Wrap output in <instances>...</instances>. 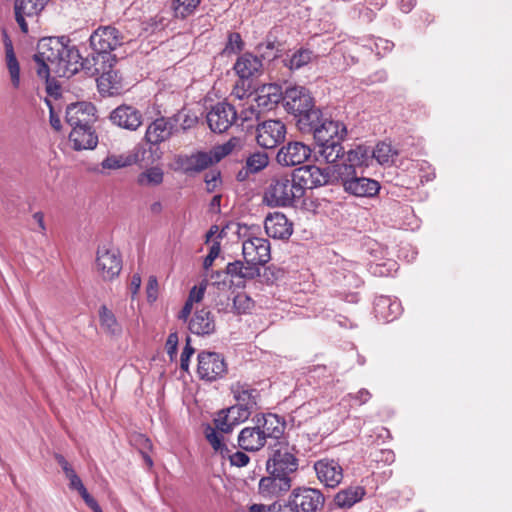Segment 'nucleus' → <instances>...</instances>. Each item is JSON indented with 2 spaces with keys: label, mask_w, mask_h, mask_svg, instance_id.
I'll list each match as a JSON object with an SVG mask.
<instances>
[{
  "label": "nucleus",
  "mask_w": 512,
  "mask_h": 512,
  "mask_svg": "<svg viewBox=\"0 0 512 512\" xmlns=\"http://www.w3.org/2000/svg\"><path fill=\"white\" fill-rule=\"evenodd\" d=\"M69 42L66 37L42 38L37 45V53L34 60L38 64L37 74L47 78L50 72L54 74H67L69 68L61 62V53H67L65 45Z\"/></svg>",
  "instance_id": "nucleus-1"
},
{
  "label": "nucleus",
  "mask_w": 512,
  "mask_h": 512,
  "mask_svg": "<svg viewBox=\"0 0 512 512\" xmlns=\"http://www.w3.org/2000/svg\"><path fill=\"white\" fill-rule=\"evenodd\" d=\"M300 188L294 181V175L274 177L264 193V201L271 207H287L302 198Z\"/></svg>",
  "instance_id": "nucleus-2"
},
{
  "label": "nucleus",
  "mask_w": 512,
  "mask_h": 512,
  "mask_svg": "<svg viewBox=\"0 0 512 512\" xmlns=\"http://www.w3.org/2000/svg\"><path fill=\"white\" fill-rule=\"evenodd\" d=\"M336 175V184H340L344 191L356 197L371 198L376 196L380 190L378 181L364 177L351 168L343 167Z\"/></svg>",
  "instance_id": "nucleus-3"
},
{
  "label": "nucleus",
  "mask_w": 512,
  "mask_h": 512,
  "mask_svg": "<svg viewBox=\"0 0 512 512\" xmlns=\"http://www.w3.org/2000/svg\"><path fill=\"white\" fill-rule=\"evenodd\" d=\"M293 175L302 196H304L307 189H314L327 184H336L337 179L334 165L326 168H320L315 165L301 166L293 171Z\"/></svg>",
  "instance_id": "nucleus-4"
},
{
  "label": "nucleus",
  "mask_w": 512,
  "mask_h": 512,
  "mask_svg": "<svg viewBox=\"0 0 512 512\" xmlns=\"http://www.w3.org/2000/svg\"><path fill=\"white\" fill-rule=\"evenodd\" d=\"M266 469L268 473H273L276 476L290 477V474L298 469L295 448L288 443H279L267 460Z\"/></svg>",
  "instance_id": "nucleus-5"
},
{
  "label": "nucleus",
  "mask_w": 512,
  "mask_h": 512,
  "mask_svg": "<svg viewBox=\"0 0 512 512\" xmlns=\"http://www.w3.org/2000/svg\"><path fill=\"white\" fill-rule=\"evenodd\" d=\"M197 373L202 380L216 381L227 373V364L221 354L203 351L198 355Z\"/></svg>",
  "instance_id": "nucleus-6"
},
{
  "label": "nucleus",
  "mask_w": 512,
  "mask_h": 512,
  "mask_svg": "<svg viewBox=\"0 0 512 512\" xmlns=\"http://www.w3.org/2000/svg\"><path fill=\"white\" fill-rule=\"evenodd\" d=\"M44 7V0H14L15 20L24 34L29 32L30 25L38 23V17Z\"/></svg>",
  "instance_id": "nucleus-7"
},
{
  "label": "nucleus",
  "mask_w": 512,
  "mask_h": 512,
  "mask_svg": "<svg viewBox=\"0 0 512 512\" xmlns=\"http://www.w3.org/2000/svg\"><path fill=\"white\" fill-rule=\"evenodd\" d=\"M286 136V126L280 120H266L256 127V142L265 149H273Z\"/></svg>",
  "instance_id": "nucleus-8"
},
{
  "label": "nucleus",
  "mask_w": 512,
  "mask_h": 512,
  "mask_svg": "<svg viewBox=\"0 0 512 512\" xmlns=\"http://www.w3.org/2000/svg\"><path fill=\"white\" fill-rule=\"evenodd\" d=\"M270 249V242L267 239L252 234H249L242 244L245 261L259 268L271 259Z\"/></svg>",
  "instance_id": "nucleus-9"
},
{
  "label": "nucleus",
  "mask_w": 512,
  "mask_h": 512,
  "mask_svg": "<svg viewBox=\"0 0 512 512\" xmlns=\"http://www.w3.org/2000/svg\"><path fill=\"white\" fill-rule=\"evenodd\" d=\"M206 119L211 131L224 133L235 123L237 112L233 105L219 102L207 113Z\"/></svg>",
  "instance_id": "nucleus-10"
},
{
  "label": "nucleus",
  "mask_w": 512,
  "mask_h": 512,
  "mask_svg": "<svg viewBox=\"0 0 512 512\" xmlns=\"http://www.w3.org/2000/svg\"><path fill=\"white\" fill-rule=\"evenodd\" d=\"M289 498L299 512H316L324 505V496L318 489L298 487L292 490Z\"/></svg>",
  "instance_id": "nucleus-11"
},
{
  "label": "nucleus",
  "mask_w": 512,
  "mask_h": 512,
  "mask_svg": "<svg viewBox=\"0 0 512 512\" xmlns=\"http://www.w3.org/2000/svg\"><path fill=\"white\" fill-rule=\"evenodd\" d=\"M311 152L308 145L299 141H291L278 150L276 161L283 167L301 165L309 159Z\"/></svg>",
  "instance_id": "nucleus-12"
},
{
  "label": "nucleus",
  "mask_w": 512,
  "mask_h": 512,
  "mask_svg": "<svg viewBox=\"0 0 512 512\" xmlns=\"http://www.w3.org/2000/svg\"><path fill=\"white\" fill-rule=\"evenodd\" d=\"M317 479L327 488H336L343 480V467L331 458H323L313 465Z\"/></svg>",
  "instance_id": "nucleus-13"
},
{
  "label": "nucleus",
  "mask_w": 512,
  "mask_h": 512,
  "mask_svg": "<svg viewBox=\"0 0 512 512\" xmlns=\"http://www.w3.org/2000/svg\"><path fill=\"white\" fill-rule=\"evenodd\" d=\"M123 42V36L112 26L99 27L90 36L94 52L111 53Z\"/></svg>",
  "instance_id": "nucleus-14"
},
{
  "label": "nucleus",
  "mask_w": 512,
  "mask_h": 512,
  "mask_svg": "<svg viewBox=\"0 0 512 512\" xmlns=\"http://www.w3.org/2000/svg\"><path fill=\"white\" fill-rule=\"evenodd\" d=\"M96 268L103 280H113L122 269V261L115 249L100 247L97 251Z\"/></svg>",
  "instance_id": "nucleus-15"
},
{
  "label": "nucleus",
  "mask_w": 512,
  "mask_h": 512,
  "mask_svg": "<svg viewBox=\"0 0 512 512\" xmlns=\"http://www.w3.org/2000/svg\"><path fill=\"white\" fill-rule=\"evenodd\" d=\"M175 131L173 118L159 117L148 124L144 140L150 146H158L169 140Z\"/></svg>",
  "instance_id": "nucleus-16"
},
{
  "label": "nucleus",
  "mask_w": 512,
  "mask_h": 512,
  "mask_svg": "<svg viewBox=\"0 0 512 512\" xmlns=\"http://www.w3.org/2000/svg\"><path fill=\"white\" fill-rule=\"evenodd\" d=\"M284 107L295 117L314 105L309 91L302 86L289 87L284 92Z\"/></svg>",
  "instance_id": "nucleus-17"
},
{
  "label": "nucleus",
  "mask_w": 512,
  "mask_h": 512,
  "mask_svg": "<svg viewBox=\"0 0 512 512\" xmlns=\"http://www.w3.org/2000/svg\"><path fill=\"white\" fill-rule=\"evenodd\" d=\"M291 486V477L276 476L273 473H269L268 476L260 479L258 493L262 498L272 500L287 493Z\"/></svg>",
  "instance_id": "nucleus-18"
},
{
  "label": "nucleus",
  "mask_w": 512,
  "mask_h": 512,
  "mask_svg": "<svg viewBox=\"0 0 512 512\" xmlns=\"http://www.w3.org/2000/svg\"><path fill=\"white\" fill-rule=\"evenodd\" d=\"M231 393L233 394L236 408L240 411L246 412L248 416L258 408V399L260 393L257 389L251 387L247 383L236 382L231 386Z\"/></svg>",
  "instance_id": "nucleus-19"
},
{
  "label": "nucleus",
  "mask_w": 512,
  "mask_h": 512,
  "mask_svg": "<svg viewBox=\"0 0 512 512\" xmlns=\"http://www.w3.org/2000/svg\"><path fill=\"white\" fill-rule=\"evenodd\" d=\"M109 118L114 125L129 131H136L143 123L142 112L126 104L116 107Z\"/></svg>",
  "instance_id": "nucleus-20"
},
{
  "label": "nucleus",
  "mask_w": 512,
  "mask_h": 512,
  "mask_svg": "<svg viewBox=\"0 0 512 512\" xmlns=\"http://www.w3.org/2000/svg\"><path fill=\"white\" fill-rule=\"evenodd\" d=\"M284 93L277 84H268L258 89L253 101L256 103L258 110L251 106V114L259 115L261 111L272 110L281 100L283 101Z\"/></svg>",
  "instance_id": "nucleus-21"
},
{
  "label": "nucleus",
  "mask_w": 512,
  "mask_h": 512,
  "mask_svg": "<svg viewBox=\"0 0 512 512\" xmlns=\"http://www.w3.org/2000/svg\"><path fill=\"white\" fill-rule=\"evenodd\" d=\"M65 120L71 129L91 125L95 121V107L87 102L72 103L66 108Z\"/></svg>",
  "instance_id": "nucleus-22"
},
{
  "label": "nucleus",
  "mask_w": 512,
  "mask_h": 512,
  "mask_svg": "<svg viewBox=\"0 0 512 512\" xmlns=\"http://www.w3.org/2000/svg\"><path fill=\"white\" fill-rule=\"evenodd\" d=\"M116 61L112 53L94 52L91 56L81 59V70L89 77L98 78L109 68L114 67Z\"/></svg>",
  "instance_id": "nucleus-23"
},
{
  "label": "nucleus",
  "mask_w": 512,
  "mask_h": 512,
  "mask_svg": "<svg viewBox=\"0 0 512 512\" xmlns=\"http://www.w3.org/2000/svg\"><path fill=\"white\" fill-rule=\"evenodd\" d=\"M176 164L186 174L200 173L214 165L208 151L179 155Z\"/></svg>",
  "instance_id": "nucleus-24"
},
{
  "label": "nucleus",
  "mask_w": 512,
  "mask_h": 512,
  "mask_svg": "<svg viewBox=\"0 0 512 512\" xmlns=\"http://www.w3.org/2000/svg\"><path fill=\"white\" fill-rule=\"evenodd\" d=\"M249 417L246 412L244 413L239 408L231 406L218 411L213 419V424L221 433L229 434L235 427L248 420Z\"/></svg>",
  "instance_id": "nucleus-25"
},
{
  "label": "nucleus",
  "mask_w": 512,
  "mask_h": 512,
  "mask_svg": "<svg viewBox=\"0 0 512 512\" xmlns=\"http://www.w3.org/2000/svg\"><path fill=\"white\" fill-rule=\"evenodd\" d=\"M266 234L274 239H288L293 233V225L281 212L269 213L264 221Z\"/></svg>",
  "instance_id": "nucleus-26"
},
{
  "label": "nucleus",
  "mask_w": 512,
  "mask_h": 512,
  "mask_svg": "<svg viewBox=\"0 0 512 512\" xmlns=\"http://www.w3.org/2000/svg\"><path fill=\"white\" fill-rule=\"evenodd\" d=\"M233 69L240 79L248 80L262 74L263 62L258 56L246 52L237 58Z\"/></svg>",
  "instance_id": "nucleus-27"
},
{
  "label": "nucleus",
  "mask_w": 512,
  "mask_h": 512,
  "mask_svg": "<svg viewBox=\"0 0 512 512\" xmlns=\"http://www.w3.org/2000/svg\"><path fill=\"white\" fill-rule=\"evenodd\" d=\"M347 134L345 125L339 121L324 118L318 128L311 134L317 144L343 140Z\"/></svg>",
  "instance_id": "nucleus-28"
},
{
  "label": "nucleus",
  "mask_w": 512,
  "mask_h": 512,
  "mask_svg": "<svg viewBox=\"0 0 512 512\" xmlns=\"http://www.w3.org/2000/svg\"><path fill=\"white\" fill-rule=\"evenodd\" d=\"M372 159L371 149L365 145H359L354 149L347 152V156L344 162L335 164V172L338 174L341 172V168L347 167L358 172V169L368 167Z\"/></svg>",
  "instance_id": "nucleus-29"
},
{
  "label": "nucleus",
  "mask_w": 512,
  "mask_h": 512,
  "mask_svg": "<svg viewBox=\"0 0 512 512\" xmlns=\"http://www.w3.org/2000/svg\"><path fill=\"white\" fill-rule=\"evenodd\" d=\"M188 329L198 336H206L215 332L216 324L211 311L203 308L197 310L189 320Z\"/></svg>",
  "instance_id": "nucleus-30"
},
{
  "label": "nucleus",
  "mask_w": 512,
  "mask_h": 512,
  "mask_svg": "<svg viewBox=\"0 0 512 512\" xmlns=\"http://www.w3.org/2000/svg\"><path fill=\"white\" fill-rule=\"evenodd\" d=\"M226 273L231 277V281L237 286L244 284L246 280L254 279L260 275V268L254 266L252 263H243L236 260L228 263L226 266Z\"/></svg>",
  "instance_id": "nucleus-31"
},
{
  "label": "nucleus",
  "mask_w": 512,
  "mask_h": 512,
  "mask_svg": "<svg viewBox=\"0 0 512 512\" xmlns=\"http://www.w3.org/2000/svg\"><path fill=\"white\" fill-rule=\"evenodd\" d=\"M69 140L75 150L94 149L98 143V137L92 124L71 129Z\"/></svg>",
  "instance_id": "nucleus-32"
},
{
  "label": "nucleus",
  "mask_w": 512,
  "mask_h": 512,
  "mask_svg": "<svg viewBox=\"0 0 512 512\" xmlns=\"http://www.w3.org/2000/svg\"><path fill=\"white\" fill-rule=\"evenodd\" d=\"M257 426L267 441L268 438L279 439L284 432V422L276 414L268 413L257 419Z\"/></svg>",
  "instance_id": "nucleus-33"
},
{
  "label": "nucleus",
  "mask_w": 512,
  "mask_h": 512,
  "mask_svg": "<svg viewBox=\"0 0 512 512\" xmlns=\"http://www.w3.org/2000/svg\"><path fill=\"white\" fill-rule=\"evenodd\" d=\"M295 118L297 119L296 124L299 131L302 134L309 135H311L314 132V129L318 128L324 120L321 110L315 108L314 105L297 115Z\"/></svg>",
  "instance_id": "nucleus-34"
},
{
  "label": "nucleus",
  "mask_w": 512,
  "mask_h": 512,
  "mask_svg": "<svg viewBox=\"0 0 512 512\" xmlns=\"http://www.w3.org/2000/svg\"><path fill=\"white\" fill-rule=\"evenodd\" d=\"M365 493L362 486H349L337 492L333 502L337 508L350 509L363 499Z\"/></svg>",
  "instance_id": "nucleus-35"
},
{
  "label": "nucleus",
  "mask_w": 512,
  "mask_h": 512,
  "mask_svg": "<svg viewBox=\"0 0 512 512\" xmlns=\"http://www.w3.org/2000/svg\"><path fill=\"white\" fill-rule=\"evenodd\" d=\"M238 444L246 451H258L266 444V440L256 425L241 430L238 436Z\"/></svg>",
  "instance_id": "nucleus-36"
},
{
  "label": "nucleus",
  "mask_w": 512,
  "mask_h": 512,
  "mask_svg": "<svg viewBox=\"0 0 512 512\" xmlns=\"http://www.w3.org/2000/svg\"><path fill=\"white\" fill-rule=\"evenodd\" d=\"M374 310L377 317L390 322L401 314L402 309L400 302L397 300H392L387 296H380L375 300Z\"/></svg>",
  "instance_id": "nucleus-37"
},
{
  "label": "nucleus",
  "mask_w": 512,
  "mask_h": 512,
  "mask_svg": "<svg viewBox=\"0 0 512 512\" xmlns=\"http://www.w3.org/2000/svg\"><path fill=\"white\" fill-rule=\"evenodd\" d=\"M98 89L101 93L114 94L122 89V77L113 67L103 75L96 78Z\"/></svg>",
  "instance_id": "nucleus-38"
},
{
  "label": "nucleus",
  "mask_w": 512,
  "mask_h": 512,
  "mask_svg": "<svg viewBox=\"0 0 512 512\" xmlns=\"http://www.w3.org/2000/svg\"><path fill=\"white\" fill-rule=\"evenodd\" d=\"M315 59H317V55L312 50L301 47L295 50L291 55H287L283 59V63L284 66L290 70H299Z\"/></svg>",
  "instance_id": "nucleus-39"
},
{
  "label": "nucleus",
  "mask_w": 512,
  "mask_h": 512,
  "mask_svg": "<svg viewBox=\"0 0 512 512\" xmlns=\"http://www.w3.org/2000/svg\"><path fill=\"white\" fill-rule=\"evenodd\" d=\"M137 162L136 155L109 154L100 163V168L95 169L99 174H105L106 170H117L128 167Z\"/></svg>",
  "instance_id": "nucleus-40"
},
{
  "label": "nucleus",
  "mask_w": 512,
  "mask_h": 512,
  "mask_svg": "<svg viewBox=\"0 0 512 512\" xmlns=\"http://www.w3.org/2000/svg\"><path fill=\"white\" fill-rule=\"evenodd\" d=\"M65 50L67 53H61V62L69 68L67 74H56L59 77L70 78L75 75L77 72L81 71V59L78 49L74 45H70L69 42L65 45Z\"/></svg>",
  "instance_id": "nucleus-41"
},
{
  "label": "nucleus",
  "mask_w": 512,
  "mask_h": 512,
  "mask_svg": "<svg viewBox=\"0 0 512 512\" xmlns=\"http://www.w3.org/2000/svg\"><path fill=\"white\" fill-rule=\"evenodd\" d=\"M343 140H334L328 143H319L318 154L325 162L334 164L338 159L344 156V148L341 144Z\"/></svg>",
  "instance_id": "nucleus-42"
},
{
  "label": "nucleus",
  "mask_w": 512,
  "mask_h": 512,
  "mask_svg": "<svg viewBox=\"0 0 512 512\" xmlns=\"http://www.w3.org/2000/svg\"><path fill=\"white\" fill-rule=\"evenodd\" d=\"M222 434L223 433H221L215 425L211 426L210 424H207L204 427V435L208 443L216 453H219L223 458H226L229 448L225 445Z\"/></svg>",
  "instance_id": "nucleus-43"
},
{
  "label": "nucleus",
  "mask_w": 512,
  "mask_h": 512,
  "mask_svg": "<svg viewBox=\"0 0 512 512\" xmlns=\"http://www.w3.org/2000/svg\"><path fill=\"white\" fill-rule=\"evenodd\" d=\"M397 154V151L391 146V144L386 142L378 143L376 147L371 150L372 158L376 159V161L381 165L392 164Z\"/></svg>",
  "instance_id": "nucleus-44"
},
{
  "label": "nucleus",
  "mask_w": 512,
  "mask_h": 512,
  "mask_svg": "<svg viewBox=\"0 0 512 512\" xmlns=\"http://www.w3.org/2000/svg\"><path fill=\"white\" fill-rule=\"evenodd\" d=\"M163 178V170L160 167L153 166L138 175L137 183L143 187L158 186L163 182Z\"/></svg>",
  "instance_id": "nucleus-45"
},
{
  "label": "nucleus",
  "mask_w": 512,
  "mask_h": 512,
  "mask_svg": "<svg viewBox=\"0 0 512 512\" xmlns=\"http://www.w3.org/2000/svg\"><path fill=\"white\" fill-rule=\"evenodd\" d=\"M269 164V155L265 151H255L251 153L245 162L247 172L256 174L264 170Z\"/></svg>",
  "instance_id": "nucleus-46"
},
{
  "label": "nucleus",
  "mask_w": 512,
  "mask_h": 512,
  "mask_svg": "<svg viewBox=\"0 0 512 512\" xmlns=\"http://www.w3.org/2000/svg\"><path fill=\"white\" fill-rule=\"evenodd\" d=\"M240 144V139L236 137L230 138L227 142L217 145L208 151L212 158L213 164L219 163L223 158L231 154Z\"/></svg>",
  "instance_id": "nucleus-47"
},
{
  "label": "nucleus",
  "mask_w": 512,
  "mask_h": 512,
  "mask_svg": "<svg viewBox=\"0 0 512 512\" xmlns=\"http://www.w3.org/2000/svg\"><path fill=\"white\" fill-rule=\"evenodd\" d=\"M99 317L102 328L108 333L117 334L121 331L115 315L106 306L100 307Z\"/></svg>",
  "instance_id": "nucleus-48"
},
{
  "label": "nucleus",
  "mask_w": 512,
  "mask_h": 512,
  "mask_svg": "<svg viewBox=\"0 0 512 512\" xmlns=\"http://www.w3.org/2000/svg\"><path fill=\"white\" fill-rule=\"evenodd\" d=\"M201 0H174L173 10L177 18L184 19L194 13Z\"/></svg>",
  "instance_id": "nucleus-49"
},
{
  "label": "nucleus",
  "mask_w": 512,
  "mask_h": 512,
  "mask_svg": "<svg viewBox=\"0 0 512 512\" xmlns=\"http://www.w3.org/2000/svg\"><path fill=\"white\" fill-rule=\"evenodd\" d=\"M5 58L11 83L14 88H18L20 86V65L16 58L15 52L6 53Z\"/></svg>",
  "instance_id": "nucleus-50"
},
{
  "label": "nucleus",
  "mask_w": 512,
  "mask_h": 512,
  "mask_svg": "<svg viewBox=\"0 0 512 512\" xmlns=\"http://www.w3.org/2000/svg\"><path fill=\"white\" fill-rule=\"evenodd\" d=\"M244 49L242 37L237 32H230L227 37L226 45L222 51L223 55L237 54Z\"/></svg>",
  "instance_id": "nucleus-51"
},
{
  "label": "nucleus",
  "mask_w": 512,
  "mask_h": 512,
  "mask_svg": "<svg viewBox=\"0 0 512 512\" xmlns=\"http://www.w3.org/2000/svg\"><path fill=\"white\" fill-rule=\"evenodd\" d=\"M166 25V19L163 16L156 15L141 23V32L147 35L162 30Z\"/></svg>",
  "instance_id": "nucleus-52"
},
{
  "label": "nucleus",
  "mask_w": 512,
  "mask_h": 512,
  "mask_svg": "<svg viewBox=\"0 0 512 512\" xmlns=\"http://www.w3.org/2000/svg\"><path fill=\"white\" fill-rule=\"evenodd\" d=\"M173 121L175 124L180 122L181 128L183 130H188L197 124L198 117L194 113L181 111L173 117Z\"/></svg>",
  "instance_id": "nucleus-53"
},
{
  "label": "nucleus",
  "mask_w": 512,
  "mask_h": 512,
  "mask_svg": "<svg viewBox=\"0 0 512 512\" xmlns=\"http://www.w3.org/2000/svg\"><path fill=\"white\" fill-rule=\"evenodd\" d=\"M65 476L69 480L70 489L78 491L82 498H84V495L88 494V491L83 485L82 480L76 474L74 469H72L71 472L66 473Z\"/></svg>",
  "instance_id": "nucleus-54"
},
{
  "label": "nucleus",
  "mask_w": 512,
  "mask_h": 512,
  "mask_svg": "<svg viewBox=\"0 0 512 512\" xmlns=\"http://www.w3.org/2000/svg\"><path fill=\"white\" fill-rule=\"evenodd\" d=\"M207 288V280H203L198 286H194L190 292L187 300L192 304L199 303L203 300Z\"/></svg>",
  "instance_id": "nucleus-55"
},
{
  "label": "nucleus",
  "mask_w": 512,
  "mask_h": 512,
  "mask_svg": "<svg viewBox=\"0 0 512 512\" xmlns=\"http://www.w3.org/2000/svg\"><path fill=\"white\" fill-rule=\"evenodd\" d=\"M234 308L239 313H245L252 306V300L244 293L237 294L233 300Z\"/></svg>",
  "instance_id": "nucleus-56"
},
{
  "label": "nucleus",
  "mask_w": 512,
  "mask_h": 512,
  "mask_svg": "<svg viewBox=\"0 0 512 512\" xmlns=\"http://www.w3.org/2000/svg\"><path fill=\"white\" fill-rule=\"evenodd\" d=\"M205 184L208 192H213L221 182V173L218 170H211L205 175Z\"/></svg>",
  "instance_id": "nucleus-57"
},
{
  "label": "nucleus",
  "mask_w": 512,
  "mask_h": 512,
  "mask_svg": "<svg viewBox=\"0 0 512 512\" xmlns=\"http://www.w3.org/2000/svg\"><path fill=\"white\" fill-rule=\"evenodd\" d=\"M227 458H229L230 463L237 467H244L249 463V456L241 451H236L234 453H231L229 450L228 455H226Z\"/></svg>",
  "instance_id": "nucleus-58"
},
{
  "label": "nucleus",
  "mask_w": 512,
  "mask_h": 512,
  "mask_svg": "<svg viewBox=\"0 0 512 512\" xmlns=\"http://www.w3.org/2000/svg\"><path fill=\"white\" fill-rule=\"evenodd\" d=\"M220 250H221V248H220L219 242H215L212 244V246L209 249L208 255L204 258V261H203V268L205 270H208L213 265L214 260L220 254Z\"/></svg>",
  "instance_id": "nucleus-59"
},
{
  "label": "nucleus",
  "mask_w": 512,
  "mask_h": 512,
  "mask_svg": "<svg viewBox=\"0 0 512 512\" xmlns=\"http://www.w3.org/2000/svg\"><path fill=\"white\" fill-rule=\"evenodd\" d=\"M147 298L148 301L154 302L158 296V280L156 276L151 275L148 278L147 286H146Z\"/></svg>",
  "instance_id": "nucleus-60"
},
{
  "label": "nucleus",
  "mask_w": 512,
  "mask_h": 512,
  "mask_svg": "<svg viewBox=\"0 0 512 512\" xmlns=\"http://www.w3.org/2000/svg\"><path fill=\"white\" fill-rule=\"evenodd\" d=\"M194 349L189 344V338L187 339V344L183 349L180 357V367L182 370L187 371L189 367L190 357L193 355Z\"/></svg>",
  "instance_id": "nucleus-61"
},
{
  "label": "nucleus",
  "mask_w": 512,
  "mask_h": 512,
  "mask_svg": "<svg viewBox=\"0 0 512 512\" xmlns=\"http://www.w3.org/2000/svg\"><path fill=\"white\" fill-rule=\"evenodd\" d=\"M177 345L178 336L176 333H171L166 341V350L171 359L177 354Z\"/></svg>",
  "instance_id": "nucleus-62"
},
{
  "label": "nucleus",
  "mask_w": 512,
  "mask_h": 512,
  "mask_svg": "<svg viewBox=\"0 0 512 512\" xmlns=\"http://www.w3.org/2000/svg\"><path fill=\"white\" fill-rule=\"evenodd\" d=\"M271 512H299V510L294 507V504H292L291 499L288 497L287 502L284 504H280L278 502L272 503Z\"/></svg>",
  "instance_id": "nucleus-63"
},
{
  "label": "nucleus",
  "mask_w": 512,
  "mask_h": 512,
  "mask_svg": "<svg viewBox=\"0 0 512 512\" xmlns=\"http://www.w3.org/2000/svg\"><path fill=\"white\" fill-rule=\"evenodd\" d=\"M348 397L363 405L371 399L372 395L367 389L362 388L355 394H349Z\"/></svg>",
  "instance_id": "nucleus-64"
}]
</instances>
